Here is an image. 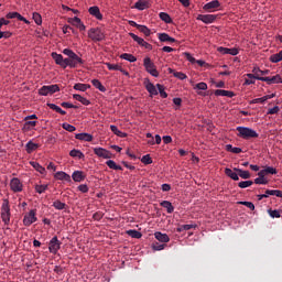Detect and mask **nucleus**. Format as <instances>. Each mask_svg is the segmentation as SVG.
<instances>
[{"label":"nucleus","mask_w":282,"mask_h":282,"mask_svg":"<svg viewBox=\"0 0 282 282\" xmlns=\"http://www.w3.org/2000/svg\"><path fill=\"white\" fill-rule=\"evenodd\" d=\"M107 166L110 167L112 171H122V166L116 164V161L113 160H108L106 162Z\"/></svg>","instance_id":"35"},{"label":"nucleus","mask_w":282,"mask_h":282,"mask_svg":"<svg viewBox=\"0 0 282 282\" xmlns=\"http://www.w3.org/2000/svg\"><path fill=\"white\" fill-rule=\"evenodd\" d=\"M270 217H272V219L276 218L279 219V217H281V213L276 209L272 210V209H269L268 210Z\"/></svg>","instance_id":"53"},{"label":"nucleus","mask_w":282,"mask_h":282,"mask_svg":"<svg viewBox=\"0 0 282 282\" xmlns=\"http://www.w3.org/2000/svg\"><path fill=\"white\" fill-rule=\"evenodd\" d=\"M145 89L150 93L151 96H158V88H155V85H153V83L147 80Z\"/></svg>","instance_id":"19"},{"label":"nucleus","mask_w":282,"mask_h":282,"mask_svg":"<svg viewBox=\"0 0 282 282\" xmlns=\"http://www.w3.org/2000/svg\"><path fill=\"white\" fill-rule=\"evenodd\" d=\"M134 8L137 10H147V8H149V3L147 1L139 0L135 2Z\"/></svg>","instance_id":"39"},{"label":"nucleus","mask_w":282,"mask_h":282,"mask_svg":"<svg viewBox=\"0 0 282 282\" xmlns=\"http://www.w3.org/2000/svg\"><path fill=\"white\" fill-rule=\"evenodd\" d=\"M247 78L245 79V85H254V80L259 78V76H254V74H247Z\"/></svg>","instance_id":"37"},{"label":"nucleus","mask_w":282,"mask_h":282,"mask_svg":"<svg viewBox=\"0 0 282 282\" xmlns=\"http://www.w3.org/2000/svg\"><path fill=\"white\" fill-rule=\"evenodd\" d=\"M94 153L98 158H104V160H110L111 158V152H109V150H106L105 148H95Z\"/></svg>","instance_id":"12"},{"label":"nucleus","mask_w":282,"mask_h":282,"mask_svg":"<svg viewBox=\"0 0 282 282\" xmlns=\"http://www.w3.org/2000/svg\"><path fill=\"white\" fill-rule=\"evenodd\" d=\"M252 184H254V182L252 181H242L238 183L239 188H248L250 186H252Z\"/></svg>","instance_id":"50"},{"label":"nucleus","mask_w":282,"mask_h":282,"mask_svg":"<svg viewBox=\"0 0 282 282\" xmlns=\"http://www.w3.org/2000/svg\"><path fill=\"white\" fill-rule=\"evenodd\" d=\"M257 80H261L262 83H267V85H272V77H257Z\"/></svg>","instance_id":"58"},{"label":"nucleus","mask_w":282,"mask_h":282,"mask_svg":"<svg viewBox=\"0 0 282 282\" xmlns=\"http://www.w3.org/2000/svg\"><path fill=\"white\" fill-rule=\"evenodd\" d=\"M31 166H33V169H35V171H37V173H41V175H45V167H43L41 164H39L37 162H30Z\"/></svg>","instance_id":"36"},{"label":"nucleus","mask_w":282,"mask_h":282,"mask_svg":"<svg viewBox=\"0 0 282 282\" xmlns=\"http://www.w3.org/2000/svg\"><path fill=\"white\" fill-rule=\"evenodd\" d=\"M158 39L161 43H177V40L171 37L169 33H158Z\"/></svg>","instance_id":"13"},{"label":"nucleus","mask_w":282,"mask_h":282,"mask_svg":"<svg viewBox=\"0 0 282 282\" xmlns=\"http://www.w3.org/2000/svg\"><path fill=\"white\" fill-rule=\"evenodd\" d=\"M156 88L159 90V94L161 96V98H169V94H166V91H164V86L161 84H156Z\"/></svg>","instance_id":"45"},{"label":"nucleus","mask_w":282,"mask_h":282,"mask_svg":"<svg viewBox=\"0 0 282 282\" xmlns=\"http://www.w3.org/2000/svg\"><path fill=\"white\" fill-rule=\"evenodd\" d=\"M234 171H236V173H238V177H241L242 180H250V177H251L249 171H245V170L237 169V167H235Z\"/></svg>","instance_id":"21"},{"label":"nucleus","mask_w":282,"mask_h":282,"mask_svg":"<svg viewBox=\"0 0 282 282\" xmlns=\"http://www.w3.org/2000/svg\"><path fill=\"white\" fill-rule=\"evenodd\" d=\"M62 128L65 130V131H68L69 133H74V131H76V127L65 122L62 124Z\"/></svg>","instance_id":"48"},{"label":"nucleus","mask_w":282,"mask_h":282,"mask_svg":"<svg viewBox=\"0 0 282 282\" xmlns=\"http://www.w3.org/2000/svg\"><path fill=\"white\" fill-rule=\"evenodd\" d=\"M68 23H70L72 25H75V28H78L83 21L80 20V18L75 17L68 20Z\"/></svg>","instance_id":"47"},{"label":"nucleus","mask_w":282,"mask_h":282,"mask_svg":"<svg viewBox=\"0 0 282 282\" xmlns=\"http://www.w3.org/2000/svg\"><path fill=\"white\" fill-rule=\"evenodd\" d=\"M70 158H77L78 160H83L85 158V154L80 150L73 149L69 152Z\"/></svg>","instance_id":"33"},{"label":"nucleus","mask_w":282,"mask_h":282,"mask_svg":"<svg viewBox=\"0 0 282 282\" xmlns=\"http://www.w3.org/2000/svg\"><path fill=\"white\" fill-rule=\"evenodd\" d=\"M279 111H281V109L279 108V106H274L273 108L268 110V115L269 116H274V113H278Z\"/></svg>","instance_id":"61"},{"label":"nucleus","mask_w":282,"mask_h":282,"mask_svg":"<svg viewBox=\"0 0 282 282\" xmlns=\"http://www.w3.org/2000/svg\"><path fill=\"white\" fill-rule=\"evenodd\" d=\"M271 83H272V85H275V84H279V83L282 84L281 75H275V76L271 77Z\"/></svg>","instance_id":"59"},{"label":"nucleus","mask_w":282,"mask_h":282,"mask_svg":"<svg viewBox=\"0 0 282 282\" xmlns=\"http://www.w3.org/2000/svg\"><path fill=\"white\" fill-rule=\"evenodd\" d=\"M254 184H263V185H265V184H268V180L259 176V177L254 178Z\"/></svg>","instance_id":"64"},{"label":"nucleus","mask_w":282,"mask_h":282,"mask_svg":"<svg viewBox=\"0 0 282 282\" xmlns=\"http://www.w3.org/2000/svg\"><path fill=\"white\" fill-rule=\"evenodd\" d=\"M56 180H61L64 182H72V176H69V174L65 173V172H57L55 174Z\"/></svg>","instance_id":"23"},{"label":"nucleus","mask_w":282,"mask_h":282,"mask_svg":"<svg viewBox=\"0 0 282 282\" xmlns=\"http://www.w3.org/2000/svg\"><path fill=\"white\" fill-rule=\"evenodd\" d=\"M160 206H162V208H166L169 215L175 210V207H173V204H171L169 200L161 202Z\"/></svg>","instance_id":"24"},{"label":"nucleus","mask_w":282,"mask_h":282,"mask_svg":"<svg viewBox=\"0 0 282 282\" xmlns=\"http://www.w3.org/2000/svg\"><path fill=\"white\" fill-rule=\"evenodd\" d=\"M175 78H178L180 80H186V74L182 72L174 73Z\"/></svg>","instance_id":"62"},{"label":"nucleus","mask_w":282,"mask_h":282,"mask_svg":"<svg viewBox=\"0 0 282 282\" xmlns=\"http://www.w3.org/2000/svg\"><path fill=\"white\" fill-rule=\"evenodd\" d=\"M76 140H82L83 142H91V140H94V135L89 134V133H77L75 135Z\"/></svg>","instance_id":"18"},{"label":"nucleus","mask_w":282,"mask_h":282,"mask_svg":"<svg viewBox=\"0 0 282 282\" xmlns=\"http://www.w3.org/2000/svg\"><path fill=\"white\" fill-rule=\"evenodd\" d=\"M196 19H197V21H202L203 23L208 25L210 23H215V21L217 20V15H215V14H199Z\"/></svg>","instance_id":"11"},{"label":"nucleus","mask_w":282,"mask_h":282,"mask_svg":"<svg viewBox=\"0 0 282 282\" xmlns=\"http://www.w3.org/2000/svg\"><path fill=\"white\" fill-rule=\"evenodd\" d=\"M74 89L77 91H87V89H91V85L78 83L74 85Z\"/></svg>","instance_id":"30"},{"label":"nucleus","mask_w":282,"mask_h":282,"mask_svg":"<svg viewBox=\"0 0 282 282\" xmlns=\"http://www.w3.org/2000/svg\"><path fill=\"white\" fill-rule=\"evenodd\" d=\"M36 149H39V144L34 143L32 141H29L25 145L26 153H34V151H36Z\"/></svg>","instance_id":"27"},{"label":"nucleus","mask_w":282,"mask_h":282,"mask_svg":"<svg viewBox=\"0 0 282 282\" xmlns=\"http://www.w3.org/2000/svg\"><path fill=\"white\" fill-rule=\"evenodd\" d=\"M110 130L115 135H118L119 138H127V133L120 131L116 126H110Z\"/></svg>","instance_id":"42"},{"label":"nucleus","mask_w":282,"mask_h":282,"mask_svg":"<svg viewBox=\"0 0 282 282\" xmlns=\"http://www.w3.org/2000/svg\"><path fill=\"white\" fill-rule=\"evenodd\" d=\"M106 66L110 72H120L121 66L118 64L106 63Z\"/></svg>","instance_id":"46"},{"label":"nucleus","mask_w":282,"mask_h":282,"mask_svg":"<svg viewBox=\"0 0 282 282\" xmlns=\"http://www.w3.org/2000/svg\"><path fill=\"white\" fill-rule=\"evenodd\" d=\"M196 89H200L202 91H206V89H208V85L204 82H200V83L196 84Z\"/></svg>","instance_id":"57"},{"label":"nucleus","mask_w":282,"mask_h":282,"mask_svg":"<svg viewBox=\"0 0 282 282\" xmlns=\"http://www.w3.org/2000/svg\"><path fill=\"white\" fill-rule=\"evenodd\" d=\"M56 91H61V88L56 84L50 86H42L39 89L40 96H52V94H56Z\"/></svg>","instance_id":"5"},{"label":"nucleus","mask_w":282,"mask_h":282,"mask_svg":"<svg viewBox=\"0 0 282 282\" xmlns=\"http://www.w3.org/2000/svg\"><path fill=\"white\" fill-rule=\"evenodd\" d=\"M267 195H275V197L282 198V192L280 189H267Z\"/></svg>","instance_id":"49"},{"label":"nucleus","mask_w":282,"mask_h":282,"mask_svg":"<svg viewBox=\"0 0 282 282\" xmlns=\"http://www.w3.org/2000/svg\"><path fill=\"white\" fill-rule=\"evenodd\" d=\"M91 85L95 86V88L98 89L99 91H102L104 94L105 91H107V88L98 79H93Z\"/></svg>","instance_id":"29"},{"label":"nucleus","mask_w":282,"mask_h":282,"mask_svg":"<svg viewBox=\"0 0 282 282\" xmlns=\"http://www.w3.org/2000/svg\"><path fill=\"white\" fill-rule=\"evenodd\" d=\"M159 17L161 21H164V23H173V19H171V15H169L166 12H161Z\"/></svg>","instance_id":"41"},{"label":"nucleus","mask_w":282,"mask_h":282,"mask_svg":"<svg viewBox=\"0 0 282 282\" xmlns=\"http://www.w3.org/2000/svg\"><path fill=\"white\" fill-rule=\"evenodd\" d=\"M77 188L78 191H80V193H89V187L87 186V184H82Z\"/></svg>","instance_id":"63"},{"label":"nucleus","mask_w":282,"mask_h":282,"mask_svg":"<svg viewBox=\"0 0 282 282\" xmlns=\"http://www.w3.org/2000/svg\"><path fill=\"white\" fill-rule=\"evenodd\" d=\"M88 37L91 39L95 43H98L100 41H104L105 39V33L100 29H90L88 31Z\"/></svg>","instance_id":"6"},{"label":"nucleus","mask_w":282,"mask_h":282,"mask_svg":"<svg viewBox=\"0 0 282 282\" xmlns=\"http://www.w3.org/2000/svg\"><path fill=\"white\" fill-rule=\"evenodd\" d=\"M62 67H63V69H67V67L72 68V58L70 57L63 58Z\"/></svg>","instance_id":"51"},{"label":"nucleus","mask_w":282,"mask_h":282,"mask_svg":"<svg viewBox=\"0 0 282 282\" xmlns=\"http://www.w3.org/2000/svg\"><path fill=\"white\" fill-rule=\"evenodd\" d=\"M217 51L220 54H230V56H237V54H239V48H228V47L219 46Z\"/></svg>","instance_id":"14"},{"label":"nucleus","mask_w":282,"mask_h":282,"mask_svg":"<svg viewBox=\"0 0 282 282\" xmlns=\"http://www.w3.org/2000/svg\"><path fill=\"white\" fill-rule=\"evenodd\" d=\"M143 67L154 78H158L160 76V72H158V68L155 67V64L151 61V57H145L143 59Z\"/></svg>","instance_id":"4"},{"label":"nucleus","mask_w":282,"mask_h":282,"mask_svg":"<svg viewBox=\"0 0 282 282\" xmlns=\"http://www.w3.org/2000/svg\"><path fill=\"white\" fill-rule=\"evenodd\" d=\"M53 208H55L56 210H66L68 207H67V204L61 200H55L53 203Z\"/></svg>","instance_id":"32"},{"label":"nucleus","mask_w":282,"mask_h":282,"mask_svg":"<svg viewBox=\"0 0 282 282\" xmlns=\"http://www.w3.org/2000/svg\"><path fill=\"white\" fill-rule=\"evenodd\" d=\"M142 164H153V159H151V154H145L141 159Z\"/></svg>","instance_id":"52"},{"label":"nucleus","mask_w":282,"mask_h":282,"mask_svg":"<svg viewBox=\"0 0 282 282\" xmlns=\"http://www.w3.org/2000/svg\"><path fill=\"white\" fill-rule=\"evenodd\" d=\"M225 174L227 177H230V180H234V182H239V173H237V171H232L231 169L226 167Z\"/></svg>","instance_id":"17"},{"label":"nucleus","mask_w":282,"mask_h":282,"mask_svg":"<svg viewBox=\"0 0 282 282\" xmlns=\"http://www.w3.org/2000/svg\"><path fill=\"white\" fill-rule=\"evenodd\" d=\"M269 61L271 63H281V61H282V50L279 53L271 55Z\"/></svg>","instance_id":"38"},{"label":"nucleus","mask_w":282,"mask_h":282,"mask_svg":"<svg viewBox=\"0 0 282 282\" xmlns=\"http://www.w3.org/2000/svg\"><path fill=\"white\" fill-rule=\"evenodd\" d=\"M33 20L36 25H41V23H43V18L36 12L33 13Z\"/></svg>","instance_id":"54"},{"label":"nucleus","mask_w":282,"mask_h":282,"mask_svg":"<svg viewBox=\"0 0 282 282\" xmlns=\"http://www.w3.org/2000/svg\"><path fill=\"white\" fill-rule=\"evenodd\" d=\"M52 58L55 61L56 65H59V67L63 66V56L57 53H52Z\"/></svg>","instance_id":"43"},{"label":"nucleus","mask_w":282,"mask_h":282,"mask_svg":"<svg viewBox=\"0 0 282 282\" xmlns=\"http://www.w3.org/2000/svg\"><path fill=\"white\" fill-rule=\"evenodd\" d=\"M138 30H139V32L144 34V36H151V29H149L147 25L140 24Z\"/></svg>","instance_id":"44"},{"label":"nucleus","mask_w":282,"mask_h":282,"mask_svg":"<svg viewBox=\"0 0 282 282\" xmlns=\"http://www.w3.org/2000/svg\"><path fill=\"white\" fill-rule=\"evenodd\" d=\"M47 107H50V109H52L53 111H56V113H61V116L67 115V112L65 110H63L61 107H58L55 104H47Z\"/></svg>","instance_id":"31"},{"label":"nucleus","mask_w":282,"mask_h":282,"mask_svg":"<svg viewBox=\"0 0 282 282\" xmlns=\"http://www.w3.org/2000/svg\"><path fill=\"white\" fill-rule=\"evenodd\" d=\"M72 177H73L74 182H84L86 176H85V173H83V171H75L72 174Z\"/></svg>","instance_id":"22"},{"label":"nucleus","mask_w":282,"mask_h":282,"mask_svg":"<svg viewBox=\"0 0 282 282\" xmlns=\"http://www.w3.org/2000/svg\"><path fill=\"white\" fill-rule=\"evenodd\" d=\"M89 14L91 17H95L98 21H102V13H100V8L94 6L88 9Z\"/></svg>","instance_id":"15"},{"label":"nucleus","mask_w":282,"mask_h":282,"mask_svg":"<svg viewBox=\"0 0 282 282\" xmlns=\"http://www.w3.org/2000/svg\"><path fill=\"white\" fill-rule=\"evenodd\" d=\"M120 58H122L123 61H128L129 63H135V61H138V58L135 56H133L132 54H129V53L121 54Z\"/></svg>","instance_id":"34"},{"label":"nucleus","mask_w":282,"mask_h":282,"mask_svg":"<svg viewBox=\"0 0 282 282\" xmlns=\"http://www.w3.org/2000/svg\"><path fill=\"white\" fill-rule=\"evenodd\" d=\"M215 96H226L227 98H235V93L230 90L217 89Z\"/></svg>","instance_id":"20"},{"label":"nucleus","mask_w":282,"mask_h":282,"mask_svg":"<svg viewBox=\"0 0 282 282\" xmlns=\"http://www.w3.org/2000/svg\"><path fill=\"white\" fill-rule=\"evenodd\" d=\"M239 204L241 206H246L247 208H249L250 210H254V204L251 202H239Z\"/></svg>","instance_id":"56"},{"label":"nucleus","mask_w":282,"mask_h":282,"mask_svg":"<svg viewBox=\"0 0 282 282\" xmlns=\"http://www.w3.org/2000/svg\"><path fill=\"white\" fill-rule=\"evenodd\" d=\"M152 248L153 250H164V248H166V245H160L159 242H153Z\"/></svg>","instance_id":"60"},{"label":"nucleus","mask_w":282,"mask_h":282,"mask_svg":"<svg viewBox=\"0 0 282 282\" xmlns=\"http://www.w3.org/2000/svg\"><path fill=\"white\" fill-rule=\"evenodd\" d=\"M236 131H238V137L243 138V140L259 138V133H257V131L248 127H237Z\"/></svg>","instance_id":"3"},{"label":"nucleus","mask_w":282,"mask_h":282,"mask_svg":"<svg viewBox=\"0 0 282 282\" xmlns=\"http://www.w3.org/2000/svg\"><path fill=\"white\" fill-rule=\"evenodd\" d=\"M63 54H65V56H68V58H70L72 69H75L79 65H85V61H83V58H80V56L75 54L74 51H72L70 48H64Z\"/></svg>","instance_id":"1"},{"label":"nucleus","mask_w":282,"mask_h":282,"mask_svg":"<svg viewBox=\"0 0 282 282\" xmlns=\"http://www.w3.org/2000/svg\"><path fill=\"white\" fill-rule=\"evenodd\" d=\"M62 242L58 240V237H53L48 242V250L52 254H56L61 250Z\"/></svg>","instance_id":"7"},{"label":"nucleus","mask_w":282,"mask_h":282,"mask_svg":"<svg viewBox=\"0 0 282 282\" xmlns=\"http://www.w3.org/2000/svg\"><path fill=\"white\" fill-rule=\"evenodd\" d=\"M154 237L158 241H160L161 243H169V241H171V238L169 237V235L166 234H162L161 231H156L154 234Z\"/></svg>","instance_id":"16"},{"label":"nucleus","mask_w":282,"mask_h":282,"mask_svg":"<svg viewBox=\"0 0 282 282\" xmlns=\"http://www.w3.org/2000/svg\"><path fill=\"white\" fill-rule=\"evenodd\" d=\"M48 187H50V185H47V184H35L34 185L35 193H39V195H43V193H45V191H47Z\"/></svg>","instance_id":"28"},{"label":"nucleus","mask_w":282,"mask_h":282,"mask_svg":"<svg viewBox=\"0 0 282 282\" xmlns=\"http://www.w3.org/2000/svg\"><path fill=\"white\" fill-rule=\"evenodd\" d=\"M36 209H31L29 214L24 215L23 225L24 226H32V224L36 223Z\"/></svg>","instance_id":"9"},{"label":"nucleus","mask_w":282,"mask_h":282,"mask_svg":"<svg viewBox=\"0 0 282 282\" xmlns=\"http://www.w3.org/2000/svg\"><path fill=\"white\" fill-rule=\"evenodd\" d=\"M129 36H131V39L138 43V45H140L141 47H144L145 50H153V45H151L149 42L144 41V39L135 35L134 33H129Z\"/></svg>","instance_id":"8"},{"label":"nucleus","mask_w":282,"mask_h":282,"mask_svg":"<svg viewBox=\"0 0 282 282\" xmlns=\"http://www.w3.org/2000/svg\"><path fill=\"white\" fill-rule=\"evenodd\" d=\"M263 102H265V96L261 97V98H256V99H252L250 101V105H263Z\"/></svg>","instance_id":"55"},{"label":"nucleus","mask_w":282,"mask_h":282,"mask_svg":"<svg viewBox=\"0 0 282 282\" xmlns=\"http://www.w3.org/2000/svg\"><path fill=\"white\" fill-rule=\"evenodd\" d=\"M10 188L13 193H21L23 191V183H21V180L13 177L10 182Z\"/></svg>","instance_id":"10"},{"label":"nucleus","mask_w":282,"mask_h":282,"mask_svg":"<svg viewBox=\"0 0 282 282\" xmlns=\"http://www.w3.org/2000/svg\"><path fill=\"white\" fill-rule=\"evenodd\" d=\"M10 217H12V214L10 213V200L4 198L1 205V219L4 226H10Z\"/></svg>","instance_id":"2"},{"label":"nucleus","mask_w":282,"mask_h":282,"mask_svg":"<svg viewBox=\"0 0 282 282\" xmlns=\"http://www.w3.org/2000/svg\"><path fill=\"white\" fill-rule=\"evenodd\" d=\"M127 235H129V237H132V239H140L142 238V234L135 229H130L127 231Z\"/></svg>","instance_id":"40"},{"label":"nucleus","mask_w":282,"mask_h":282,"mask_svg":"<svg viewBox=\"0 0 282 282\" xmlns=\"http://www.w3.org/2000/svg\"><path fill=\"white\" fill-rule=\"evenodd\" d=\"M73 98H74V100H78V102H82V105H85L86 107H88V105H91V101H89V99H87L78 94L73 95Z\"/></svg>","instance_id":"25"},{"label":"nucleus","mask_w":282,"mask_h":282,"mask_svg":"<svg viewBox=\"0 0 282 282\" xmlns=\"http://www.w3.org/2000/svg\"><path fill=\"white\" fill-rule=\"evenodd\" d=\"M221 6L218 0H213L204 6V10H215Z\"/></svg>","instance_id":"26"}]
</instances>
